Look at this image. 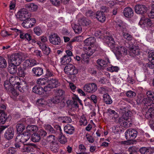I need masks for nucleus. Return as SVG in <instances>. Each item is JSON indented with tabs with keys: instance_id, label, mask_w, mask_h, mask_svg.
<instances>
[{
	"instance_id": "f257e3e1",
	"label": "nucleus",
	"mask_w": 154,
	"mask_h": 154,
	"mask_svg": "<svg viewBox=\"0 0 154 154\" xmlns=\"http://www.w3.org/2000/svg\"><path fill=\"white\" fill-rule=\"evenodd\" d=\"M122 107V108H120L119 112L123 114V115L122 117L119 118V121L123 126L125 127H129L132 124L130 117L132 113L130 110L126 109V107Z\"/></svg>"
},
{
	"instance_id": "f03ea898",
	"label": "nucleus",
	"mask_w": 154,
	"mask_h": 154,
	"mask_svg": "<svg viewBox=\"0 0 154 154\" xmlns=\"http://www.w3.org/2000/svg\"><path fill=\"white\" fill-rule=\"evenodd\" d=\"M95 42V38H89L85 40L84 41V43L86 45H90V46L88 47V48H85L88 51V53H89L90 55H92L93 53L97 50L96 48H95L94 45L91 46L93 45Z\"/></svg>"
},
{
	"instance_id": "7ed1b4c3",
	"label": "nucleus",
	"mask_w": 154,
	"mask_h": 154,
	"mask_svg": "<svg viewBox=\"0 0 154 154\" xmlns=\"http://www.w3.org/2000/svg\"><path fill=\"white\" fill-rule=\"evenodd\" d=\"M22 59V56L18 53L12 54L10 57V60L11 63L17 66H19L20 64Z\"/></svg>"
},
{
	"instance_id": "20e7f679",
	"label": "nucleus",
	"mask_w": 154,
	"mask_h": 154,
	"mask_svg": "<svg viewBox=\"0 0 154 154\" xmlns=\"http://www.w3.org/2000/svg\"><path fill=\"white\" fill-rule=\"evenodd\" d=\"M29 14L26 8H21L17 12V17L20 20L24 21L27 18H29Z\"/></svg>"
},
{
	"instance_id": "39448f33",
	"label": "nucleus",
	"mask_w": 154,
	"mask_h": 154,
	"mask_svg": "<svg viewBox=\"0 0 154 154\" xmlns=\"http://www.w3.org/2000/svg\"><path fill=\"white\" fill-rule=\"evenodd\" d=\"M64 71L68 75H74L78 73V70L75 66L72 64L67 65L65 67Z\"/></svg>"
},
{
	"instance_id": "423d86ee",
	"label": "nucleus",
	"mask_w": 154,
	"mask_h": 154,
	"mask_svg": "<svg viewBox=\"0 0 154 154\" xmlns=\"http://www.w3.org/2000/svg\"><path fill=\"white\" fill-rule=\"evenodd\" d=\"M31 135L27 132H24L23 134H20L17 135L15 141L17 142H20L23 143L26 142L29 139Z\"/></svg>"
},
{
	"instance_id": "0eeeda50",
	"label": "nucleus",
	"mask_w": 154,
	"mask_h": 154,
	"mask_svg": "<svg viewBox=\"0 0 154 154\" xmlns=\"http://www.w3.org/2000/svg\"><path fill=\"white\" fill-rule=\"evenodd\" d=\"M137 132L134 129L127 130L125 133V136L127 140H130L135 139L137 136Z\"/></svg>"
},
{
	"instance_id": "6e6552de",
	"label": "nucleus",
	"mask_w": 154,
	"mask_h": 154,
	"mask_svg": "<svg viewBox=\"0 0 154 154\" xmlns=\"http://www.w3.org/2000/svg\"><path fill=\"white\" fill-rule=\"evenodd\" d=\"M36 20L34 18H27L22 23V26L26 28L32 27L35 23Z\"/></svg>"
},
{
	"instance_id": "1a4fd4ad",
	"label": "nucleus",
	"mask_w": 154,
	"mask_h": 154,
	"mask_svg": "<svg viewBox=\"0 0 154 154\" xmlns=\"http://www.w3.org/2000/svg\"><path fill=\"white\" fill-rule=\"evenodd\" d=\"M36 147L35 144L33 143H30L29 144H24L20 149L21 151L22 152H33Z\"/></svg>"
},
{
	"instance_id": "9d476101",
	"label": "nucleus",
	"mask_w": 154,
	"mask_h": 154,
	"mask_svg": "<svg viewBox=\"0 0 154 154\" xmlns=\"http://www.w3.org/2000/svg\"><path fill=\"white\" fill-rule=\"evenodd\" d=\"M135 12L138 14H145L147 11V7L144 5L138 4L135 6Z\"/></svg>"
},
{
	"instance_id": "9b49d317",
	"label": "nucleus",
	"mask_w": 154,
	"mask_h": 154,
	"mask_svg": "<svg viewBox=\"0 0 154 154\" xmlns=\"http://www.w3.org/2000/svg\"><path fill=\"white\" fill-rule=\"evenodd\" d=\"M50 42L54 45H59L61 42L60 38L57 34L54 33L51 34L49 36Z\"/></svg>"
},
{
	"instance_id": "f8f14e48",
	"label": "nucleus",
	"mask_w": 154,
	"mask_h": 154,
	"mask_svg": "<svg viewBox=\"0 0 154 154\" xmlns=\"http://www.w3.org/2000/svg\"><path fill=\"white\" fill-rule=\"evenodd\" d=\"M11 119V116L10 115H8L3 111L0 110V122L2 124H4L8 120H10Z\"/></svg>"
},
{
	"instance_id": "ddd939ff",
	"label": "nucleus",
	"mask_w": 154,
	"mask_h": 154,
	"mask_svg": "<svg viewBox=\"0 0 154 154\" xmlns=\"http://www.w3.org/2000/svg\"><path fill=\"white\" fill-rule=\"evenodd\" d=\"M83 88L85 91L91 93L95 91L97 89V87L95 84L93 83L85 85Z\"/></svg>"
},
{
	"instance_id": "4468645a",
	"label": "nucleus",
	"mask_w": 154,
	"mask_h": 154,
	"mask_svg": "<svg viewBox=\"0 0 154 154\" xmlns=\"http://www.w3.org/2000/svg\"><path fill=\"white\" fill-rule=\"evenodd\" d=\"M149 54L148 59L150 62L147 63L146 66L150 69H153L154 68V52L149 53Z\"/></svg>"
},
{
	"instance_id": "2eb2a0df",
	"label": "nucleus",
	"mask_w": 154,
	"mask_h": 154,
	"mask_svg": "<svg viewBox=\"0 0 154 154\" xmlns=\"http://www.w3.org/2000/svg\"><path fill=\"white\" fill-rule=\"evenodd\" d=\"M38 63L36 60L33 59H30L26 60L23 64V66L24 67H32L37 64Z\"/></svg>"
},
{
	"instance_id": "dca6fc26",
	"label": "nucleus",
	"mask_w": 154,
	"mask_h": 154,
	"mask_svg": "<svg viewBox=\"0 0 154 154\" xmlns=\"http://www.w3.org/2000/svg\"><path fill=\"white\" fill-rule=\"evenodd\" d=\"M14 134V131L12 128H9L6 131L5 133V137L9 140L11 139Z\"/></svg>"
},
{
	"instance_id": "f3484780",
	"label": "nucleus",
	"mask_w": 154,
	"mask_h": 154,
	"mask_svg": "<svg viewBox=\"0 0 154 154\" xmlns=\"http://www.w3.org/2000/svg\"><path fill=\"white\" fill-rule=\"evenodd\" d=\"M20 79L17 76L13 75L10 77L9 79L10 83L12 85L17 86L20 84Z\"/></svg>"
},
{
	"instance_id": "a211bd4d",
	"label": "nucleus",
	"mask_w": 154,
	"mask_h": 154,
	"mask_svg": "<svg viewBox=\"0 0 154 154\" xmlns=\"http://www.w3.org/2000/svg\"><path fill=\"white\" fill-rule=\"evenodd\" d=\"M91 23V21L85 17L81 18L78 20V24L83 26H87Z\"/></svg>"
},
{
	"instance_id": "6ab92c4d",
	"label": "nucleus",
	"mask_w": 154,
	"mask_h": 154,
	"mask_svg": "<svg viewBox=\"0 0 154 154\" xmlns=\"http://www.w3.org/2000/svg\"><path fill=\"white\" fill-rule=\"evenodd\" d=\"M152 24V22L151 20L148 18H145L144 17H142L139 22V24L141 26L146 25L150 26Z\"/></svg>"
},
{
	"instance_id": "aec40b11",
	"label": "nucleus",
	"mask_w": 154,
	"mask_h": 154,
	"mask_svg": "<svg viewBox=\"0 0 154 154\" xmlns=\"http://www.w3.org/2000/svg\"><path fill=\"white\" fill-rule=\"evenodd\" d=\"M133 10L129 7L125 8L123 11L124 15L126 17L130 18L133 15Z\"/></svg>"
},
{
	"instance_id": "412c9836",
	"label": "nucleus",
	"mask_w": 154,
	"mask_h": 154,
	"mask_svg": "<svg viewBox=\"0 0 154 154\" xmlns=\"http://www.w3.org/2000/svg\"><path fill=\"white\" fill-rule=\"evenodd\" d=\"M106 42L111 48H112L115 47V43L112 37L107 36L106 38Z\"/></svg>"
},
{
	"instance_id": "4be33fe9",
	"label": "nucleus",
	"mask_w": 154,
	"mask_h": 154,
	"mask_svg": "<svg viewBox=\"0 0 154 154\" xmlns=\"http://www.w3.org/2000/svg\"><path fill=\"white\" fill-rule=\"evenodd\" d=\"M32 71L34 75L37 77L41 76L43 73V69L39 67L33 68L32 69Z\"/></svg>"
},
{
	"instance_id": "5701e85b",
	"label": "nucleus",
	"mask_w": 154,
	"mask_h": 154,
	"mask_svg": "<svg viewBox=\"0 0 154 154\" xmlns=\"http://www.w3.org/2000/svg\"><path fill=\"white\" fill-rule=\"evenodd\" d=\"M97 18L101 22L105 21L106 20L105 15L103 11H97L96 14Z\"/></svg>"
},
{
	"instance_id": "b1692460",
	"label": "nucleus",
	"mask_w": 154,
	"mask_h": 154,
	"mask_svg": "<svg viewBox=\"0 0 154 154\" xmlns=\"http://www.w3.org/2000/svg\"><path fill=\"white\" fill-rule=\"evenodd\" d=\"M32 91L33 92L39 95H42L44 93L43 88L38 85L34 86Z\"/></svg>"
},
{
	"instance_id": "393cba45",
	"label": "nucleus",
	"mask_w": 154,
	"mask_h": 154,
	"mask_svg": "<svg viewBox=\"0 0 154 154\" xmlns=\"http://www.w3.org/2000/svg\"><path fill=\"white\" fill-rule=\"evenodd\" d=\"M116 53L119 55H121L122 54L124 55L127 54L126 50L125 47L123 46H118L116 48Z\"/></svg>"
},
{
	"instance_id": "a878e982",
	"label": "nucleus",
	"mask_w": 154,
	"mask_h": 154,
	"mask_svg": "<svg viewBox=\"0 0 154 154\" xmlns=\"http://www.w3.org/2000/svg\"><path fill=\"white\" fill-rule=\"evenodd\" d=\"M27 67H22L21 66H19L18 68L17 75L19 76L24 77L25 76L26 73L25 71L26 70Z\"/></svg>"
},
{
	"instance_id": "bb28decb",
	"label": "nucleus",
	"mask_w": 154,
	"mask_h": 154,
	"mask_svg": "<svg viewBox=\"0 0 154 154\" xmlns=\"http://www.w3.org/2000/svg\"><path fill=\"white\" fill-rule=\"evenodd\" d=\"M97 63L101 66L106 67L107 66L108 63H110V62L109 58H106L105 60L102 59H98L97 61Z\"/></svg>"
},
{
	"instance_id": "cd10ccee",
	"label": "nucleus",
	"mask_w": 154,
	"mask_h": 154,
	"mask_svg": "<svg viewBox=\"0 0 154 154\" xmlns=\"http://www.w3.org/2000/svg\"><path fill=\"white\" fill-rule=\"evenodd\" d=\"M25 7L26 10L31 11H36L38 8V6L33 3H30L29 4L25 5Z\"/></svg>"
},
{
	"instance_id": "c85d7f7f",
	"label": "nucleus",
	"mask_w": 154,
	"mask_h": 154,
	"mask_svg": "<svg viewBox=\"0 0 154 154\" xmlns=\"http://www.w3.org/2000/svg\"><path fill=\"white\" fill-rule=\"evenodd\" d=\"M20 37L23 40L29 41L31 40L32 36L30 34L22 32L20 35Z\"/></svg>"
},
{
	"instance_id": "c756f323",
	"label": "nucleus",
	"mask_w": 154,
	"mask_h": 154,
	"mask_svg": "<svg viewBox=\"0 0 154 154\" xmlns=\"http://www.w3.org/2000/svg\"><path fill=\"white\" fill-rule=\"evenodd\" d=\"M64 131L68 134H72L74 131V128L69 124H68L65 126L64 128Z\"/></svg>"
},
{
	"instance_id": "7c9ffc66",
	"label": "nucleus",
	"mask_w": 154,
	"mask_h": 154,
	"mask_svg": "<svg viewBox=\"0 0 154 154\" xmlns=\"http://www.w3.org/2000/svg\"><path fill=\"white\" fill-rule=\"evenodd\" d=\"M16 65L13 64L9 65L8 70L9 72L12 74L16 73L17 72V68Z\"/></svg>"
},
{
	"instance_id": "2f4dec72",
	"label": "nucleus",
	"mask_w": 154,
	"mask_h": 154,
	"mask_svg": "<svg viewBox=\"0 0 154 154\" xmlns=\"http://www.w3.org/2000/svg\"><path fill=\"white\" fill-rule=\"evenodd\" d=\"M61 63L63 65H65L68 64L71 62V57H69L68 56H66L64 55L61 59Z\"/></svg>"
},
{
	"instance_id": "473e14b6",
	"label": "nucleus",
	"mask_w": 154,
	"mask_h": 154,
	"mask_svg": "<svg viewBox=\"0 0 154 154\" xmlns=\"http://www.w3.org/2000/svg\"><path fill=\"white\" fill-rule=\"evenodd\" d=\"M49 84L54 88H56L60 85V83L57 79H52L49 81Z\"/></svg>"
},
{
	"instance_id": "72a5a7b5",
	"label": "nucleus",
	"mask_w": 154,
	"mask_h": 154,
	"mask_svg": "<svg viewBox=\"0 0 154 154\" xmlns=\"http://www.w3.org/2000/svg\"><path fill=\"white\" fill-rule=\"evenodd\" d=\"M15 88L22 92H24L27 90L26 85L25 83L20 84L16 86Z\"/></svg>"
},
{
	"instance_id": "f704fd0d",
	"label": "nucleus",
	"mask_w": 154,
	"mask_h": 154,
	"mask_svg": "<svg viewBox=\"0 0 154 154\" xmlns=\"http://www.w3.org/2000/svg\"><path fill=\"white\" fill-rule=\"evenodd\" d=\"M130 55L133 57L138 55L140 54V51L139 49L134 48H130Z\"/></svg>"
},
{
	"instance_id": "c9c22d12",
	"label": "nucleus",
	"mask_w": 154,
	"mask_h": 154,
	"mask_svg": "<svg viewBox=\"0 0 154 154\" xmlns=\"http://www.w3.org/2000/svg\"><path fill=\"white\" fill-rule=\"evenodd\" d=\"M60 99L58 97L55 96L54 97L49 100L48 101V103H50L51 105H52V104L56 105L57 104H58L59 103H60Z\"/></svg>"
},
{
	"instance_id": "e433bc0d",
	"label": "nucleus",
	"mask_w": 154,
	"mask_h": 154,
	"mask_svg": "<svg viewBox=\"0 0 154 154\" xmlns=\"http://www.w3.org/2000/svg\"><path fill=\"white\" fill-rule=\"evenodd\" d=\"M81 25L79 24H75L72 25V28L75 31L76 33H80L82 31V28Z\"/></svg>"
},
{
	"instance_id": "4c0bfd02",
	"label": "nucleus",
	"mask_w": 154,
	"mask_h": 154,
	"mask_svg": "<svg viewBox=\"0 0 154 154\" xmlns=\"http://www.w3.org/2000/svg\"><path fill=\"white\" fill-rule=\"evenodd\" d=\"M4 85L5 89L8 91H10L14 88V86L12 85L8 80H6L5 82Z\"/></svg>"
},
{
	"instance_id": "58836bf2",
	"label": "nucleus",
	"mask_w": 154,
	"mask_h": 154,
	"mask_svg": "<svg viewBox=\"0 0 154 154\" xmlns=\"http://www.w3.org/2000/svg\"><path fill=\"white\" fill-rule=\"evenodd\" d=\"M38 130V128L35 125H29L26 128V131L29 132L36 131Z\"/></svg>"
},
{
	"instance_id": "ea45409f",
	"label": "nucleus",
	"mask_w": 154,
	"mask_h": 154,
	"mask_svg": "<svg viewBox=\"0 0 154 154\" xmlns=\"http://www.w3.org/2000/svg\"><path fill=\"white\" fill-rule=\"evenodd\" d=\"M103 98L104 102L107 104H110L112 102V100L108 94H104V95H103Z\"/></svg>"
},
{
	"instance_id": "a19ab883",
	"label": "nucleus",
	"mask_w": 154,
	"mask_h": 154,
	"mask_svg": "<svg viewBox=\"0 0 154 154\" xmlns=\"http://www.w3.org/2000/svg\"><path fill=\"white\" fill-rule=\"evenodd\" d=\"M56 138L55 137V136L53 135H50L47 138V141L49 143H52L53 144L56 145V146L57 145L56 143Z\"/></svg>"
},
{
	"instance_id": "79ce46f5",
	"label": "nucleus",
	"mask_w": 154,
	"mask_h": 154,
	"mask_svg": "<svg viewBox=\"0 0 154 154\" xmlns=\"http://www.w3.org/2000/svg\"><path fill=\"white\" fill-rule=\"evenodd\" d=\"M40 136L38 133H35L32 135L31 140L33 142H38L40 140Z\"/></svg>"
},
{
	"instance_id": "37998d69",
	"label": "nucleus",
	"mask_w": 154,
	"mask_h": 154,
	"mask_svg": "<svg viewBox=\"0 0 154 154\" xmlns=\"http://www.w3.org/2000/svg\"><path fill=\"white\" fill-rule=\"evenodd\" d=\"M17 130L18 132L20 133L25 128V127L23 124L18 123L16 126Z\"/></svg>"
},
{
	"instance_id": "c03bdc74",
	"label": "nucleus",
	"mask_w": 154,
	"mask_h": 154,
	"mask_svg": "<svg viewBox=\"0 0 154 154\" xmlns=\"http://www.w3.org/2000/svg\"><path fill=\"white\" fill-rule=\"evenodd\" d=\"M80 124V125H86L87 123V121L85 118V116L82 115L81 116L79 121Z\"/></svg>"
},
{
	"instance_id": "a18cd8bd",
	"label": "nucleus",
	"mask_w": 154,
	"mask_h": 154,
	"mask_svg": "<svg viewBox=\"0 0 154 154\" xmlns=\"http://www.w3.org/2000/svg\"><path fill=\"white\" fill-rule=\"evenodd\" d=\"M7 66V63L5 60L2 57L0 56V67L5 68Z\"/></svg>"
},
{
	"instance_id": "49530a36",
	"label": "nucleus",
	"mask_w": 154,
	"mask_h": 154,
	"mask_svg": "<svg viewBox=\"0 0 154 154\" xmlns=\"http://www.w3.org/2000/svg\"><path fill=\"white\" fill-rule=\"evenodd\" d=\"M87 53H85L84 54H82L81 55V57L83 61L86 62L87 63H88L89 62V60H88L89 57L91 55H90L89 53H88V51Z\"/></svg>"
},
{
	"instance_id": "de8ad7c7",
	"label": "nucleus",
	"mask_w": 154,
	"mask_h": 154,
	"mask_svg": "<svg viewBox=\"0 0 154 154\" xmlns=\"http://www.w3.org/2000/svg\"><path fill=\"white\" fill-rule=\"evenodd\" d=\"M152 100H150L149 98H146L143 100V105L145 106H151L152 104H153Z\"/></svg>"
},
{
	"instance_id": "09e8293b",
	"label": "nucleus",
	"mask_w": 154,
	"mask_h": 154,
	"mask_svg": "<svg viewBox=\"0 0 154 154\" xmlns=\"http://www.w3.org/2000/svg\"><path fill=\"white\" fill-rule=\"evenodd\" d=\"M45 129L50 133H55V131L53 128L50 125L46 124L44 125Z\"/></svg>"
},
{
	"instance_id": "8fccbe9b",
	"label": "nucleus",
	"mask_w": 154,
	"mask_h": 154,
	"mask_svg": "<svg viewBox=\"0 0 154 154\" xmlns=\"http://www.w3.org/2000/svg\"><path fill=\"white\" fill-rule=\"evenodd\" d=\"M108 112L109 113L113 115L112 116V118H114L116 120L118 118V114L114 110L109 109H108Z\"/></svg>"
},
{
	"instance_id": "3c124183",
	"label": "nucleus",
	"mask_w": 154,
	"mask_h": 154,
	"mask_svg": "<svg viewBox=\"0 0 154 154\" xmlns=\"http://www.w3.org/2000/svg\"><path fill=\"white\" fill-rule=\"evenodd\" d=\"M59 140L61 143L63 144H65L67 141L66 138L62 134V133L60 134Z\"/></svg>"
},
{
	"instance_id": "603ef678",
	"label": "nucleus",
	"mask_w": 154,
	"mask_h": 154,
	"mask_svg": "<svg viewBox=\"0 0 154 154\" xmlns=\"http://www.w3.org/2000/svg\"><path fill=\"white\" fill-rule=\"evenodd\" d=\"M17 151L16 148L13 147H10L8 148L7 151V154H14Z\"/></svg>"
},
{
	"instance_id": "864d4df0",
	"label": "nucleus",
	"mask_w": 154,
	"mask_h": 154,
	"mask_svg": "<svg viewBox=\"0 0 154 154\" xmlns=\"http://www.w3.org/2000/svg\"><path fill=\"white\" fill-rule=\"evenodd\" d=\"M35 33L37 35H40L42 33V31L38 26L35 27L34 29Z\"/></svg>"
},
{
	"instance_id": "5fc2aeb1",
	"label": "nucleus",
	"mask_w": 154,
	"mask_h": 154,
	"mask_svg": "<svg viewBox=\"0 0 154 154\" xmlns=\"http://www.w3.org/2000/svg\"><path fill=\"white\" fill-rule=\"evenodd\" d=\"M140 151L142 154H150L149 149L145 147L141 148L140 149Z\"/></svg>"
},
{
	"instance_id": "6e6d98bb",
	"label": "nucleus",
	"mask_w": 154,
	"mask_h": 154,
	"mask_svg": "<svg viewBox=\"0 0 154 154\" xmlns=\"http://www.w3.org/2000/svg\"><path fill=\"white\" fill-rule=\"evenodd\" d=\"M126 94L128 97L130 98L134 97L136 96V93L132 91H128L126 93Z\"/></svg>"
},
{
	"instance_id": "4d7b16f0",
	"label": "nucleus",
	"mask_w": 154,
	"mask_h": 154,
	"mask_svg": "<svg viewBox=\"0 0 154 154\" xmlns=\"http://www.w3.org/2000/svg\"><path fill=\"white\" fill-rule=\"evenodd\" d=\"M45 78L43 79H39L37 81V83L40 85H45L46 82Z\"/></svg>"
},
{
	"instance_id": "13d9d810",
	"label": "nucleus",
	"mask_w": 154,
	"mask_h": 154,
	"mask_svg": "<svg viewBox=\"0 0 154 154\" xmlns=\"http://www.w3.org/2000/svg\"><path fill=\"white\" fill-rule=\"evenodd\" d=\"M119 70V68L117 66H112L107 68L108 71L111 72H117Z\"/></svg>"
},
{
	"instance_id": "bf43d9fd",
	"label": "nucleus",
	"mask_w": 154,
	"mask_h": 154,
	"mask_svg": "<svg viewBox=\"0 0 154 154\" xmlns=\"http://www.w3.org/2000/svg\"><path fill=\"white\" fill-rule=\"evenodd\" d=\"M64 94V91L61 89H59L57 90L55 93V96L57 97H60L63 96Z\"/></svg>"
},
{
	"instance_id": "052dcab7",
	"label": "nucleus",
	"mask_w": 154,
	"mask_h": 154,
	"mask_svg": "<svg viewBox=\"0 0 154 154\" xmlns=\"http://www.w3.org/2000/svg\"><path fill=\"white\" fill-rule=\"evenodd\" d=\"M46 102L45 100L43 99H38L36 103V104L38 106L42 105H45Z\"/></svg>"
},
{
	"instance_id": "680f3d73",
	"label": "nucleus",
	"mask_w": 154,
	"mask_h": 154,
	"mask_svg": "<svg viewBox=\"0 0 154 154\" xmlns=\"http://www.w3.org/2000/svg\"><path fill=\"white\" fill-rule=\"evenodd\" d=\"M123 36L126 40L128 41H131L132 40V36L128 33H124L123 32Z\"/></svg>"
},
{
	"instance_id": "e2e57ef3",
	"label": "nucleus",
	"mask_w": 154,
	"mask_h": 154,
	"mask_svg": "<svg viewBox=\"0 0 154 154\" xmlns=\"http://www.w3.org/2000/svg\"><path fill=\"white\" fill-rule=\"evenodd\" d=\"M116 27H120L121 30L124 31V30L123 29L124 28H122L123 25L122 21L120 20H118L116 21Z\"/></svg>"
},
{
	"instance_id": "0e129e2a",
	"label": "nucleus",
	"mask_w": 154,
	"mask_h": 154,
	"mask_svg": "<svg viewBox=\"0 0 154 154\" xmlns=\"http://www.w3.org/2000/svg\"><path fill=\"white\" fill-rule=\"evenodd\" d=\"M62 119L63 123H69L71 122L72 121L71 119L67 116L62 117Z\"/></svg>"
},
{
	"instance_id": "69168bd1",
	"label": "nucleus",
	"mask_w": 154,
	"mask_h": 154,
	"mask_svg": "<svg viewBox=\"0 0 154 154\" xmlns=\"http://www.w3.org/2000/svg\"><path fill=\"white\" fill-rule=\"evenodd\" d=\"M54 88L49 83L47 86H45L43 89L44 92H45L50 91L51 89Z\"/></svg>"
},
{
	"instance_id": "338daca9",
	"label": "nucleus",
	"mask_w": 154,
	"mask_h": 154,
	"mask_svg": "<svg viewBox=\"0 0 154 154\" xmlns=\"http://www.w3.org/2000/svg\"><path fill=\"white\" fill-rule=\"evenodd\" d=\"M52 4L56 6H59L61 3L60 0H50Z\"/></svg>"
},
{
	"instance_id": "774afa93",
	"label": "nucleus",
	"mask_w": 154,
	"mask_h": 154,
	"mask_svg": "<svg viewBox=\"0 0 154 154\" xmlns=\"http://www.w3.org/2000/svg\"><path fill=\"white\" fill-rule=\"evenodd\" d=\"M46 71V76L47 77H49L54 76V73L52 71L48 69H47Z\"/></svg>"
}]
</instances>
